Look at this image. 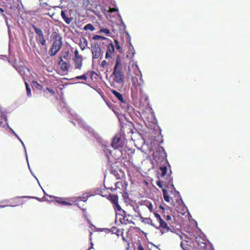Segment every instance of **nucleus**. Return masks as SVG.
<instances>
[{"label":"nucleus","instance_id":"1","mask_svg":"<svg viewBox=\"0 0 250 250\" xmlns=\"http://www.w3.org/2000/svg\"><path fill=\"white\" fill-rule=\"evenodd\" d=\"M112 75H113V83L121 84L122 85L124 84L125 73L123 65L119 58H117L116 60Z\"/></svg>","mask_w":250,"mask_h":250},{"label":"nucleus","instance_id":"2","mask_svg":"<svg viewBox=\"0 0 250 250\" xmlns=\"http://www.w3.org/2000/svg\"><path fill=\"white\" fill-rule=\"evenodd\" d=\"M51 37L54 39V41L49 50L48 53L50 56H54L61 49L62 45V38L56 32H53Z\"/></svg>","mask_w":250,"mask_h":250},{"label":"nucleus","instance_id":"3","mask_svg":"<svg viewBox=\"0 0 250 250\" xmlns=\"http://www.w3.org/2000/svg\"><path fill=\"white\" fill-rule=\"evenodd\" d=\"M116 214V218H118L120 223L123 225L133 224L135 223L133 221V216L128 214L127 212L122 209L121 211Z\"/></svg>","mask_w":250,"mask_h":250},{"label":"nucleus","instance_id":"4","mask_svg":"<svg viewBox=\"0 0 250 250\" xmlns=\"http://www.w3.org/2000/svg\"><path fill=\"white\" fill-rule=\"evenodd\" d=\"M154 215L159 224L158 226H156L155 227L159 229L161 234L168 231H172L171 228L168 226V223L164 221L157 212H154Z\"/></svg>","mask_w":250,"mask_h":250},{"label":"nucleus","instance_id":"5","mask_svg":"<svg viewBox=\"0 0 250 250\" xmlns=\"http://www.w3.org/2000/svg\"><path fill=\"white\" fill-rule=\"evenodd\" d=\"M15 69L21 74L22 76L24 82L28 81L30 79L31 75L30 70L25 66H19L18 65H14Z\"/></svg>","mask_w":250,"mask_h":250},{"label":"nucleus","instance_id":"6","mask_svg":"<svg viewBox=\"0 0 250 250\" xmlns=\"http://www.w3.org/2000/svg\"><path fill=\"white\" fill-rule=\"evenodd\" d=\"M32 28L34 29L36 34L38 35L36 37V41L38 43H41L42 46H45L46 44V40L43 35L42 30L37 27L35 25H32Z\"/></svg>","mask_w":250,"mask_h":250},{"label":"nucleus","instance_id":"7","mask_svg":"<svg viewBox=\"0 0 250 250\" xmlns=\"http://www.w3.org/2000/svg\"><path fill=\"white\" fill-rule=\"evenodd\" d=\"M91 50H92V60L101 58L102 55L101 48L97 43L91 45Z\"/></svg>","mask_w":250,"mask_h":250},{"label":"nucleus","instance_id":"8","mask_svg":"<svg viewBox=\"0 0 250 250\" xmlns=\"http://www.w3.org/2000/svg\"><path fill=\"white\" fill-rule=\"evenodd\" d=\"M124 144V139L122 138L120 135H115L112 139V146L115 149L122 148Z\"/></svg>","mask_w":250,"mask_h":250},{"label":"nucleus","instance_id":"9","mask_svg":"<svg viewBox=\"0 0 250 250\" xmlns=\"http://www.w3.org/2000/svg\"><path fill=\"white\" fill-rule=\"evenodd\" d=\"M110 91L117 99V100L120 102V104H122V106L124 108L128 107V104L126 103L125 100L124 99L123 95L121 93L114 89H111Z\"/></svg>","mask_w":250,"mask_h":250},{"label":"nucleus","instance_id":"10","mask_svg":"<svg viewBox=\"0 0 250 250\" xmlns=\"http://www.w3.org/2000/svg\"><path fill=\"white\" fill-rule=\"evenodd\" d=\"M107 198L110 200L113 204H114V208L118 211H121L122 208L118 204V197L117 195L109 194Z\"/></svg>","mask_w":250,"mask_h":250},{"label":"nucleus","instance_id":"11","mask_svg":"<svg viewBox=\"0 0 250 250\" xmlns=\"http://www.w3.org/2000/svg\"><path fill=\"white\" fill-rule=\"evenodd\" d=\"M108 45L107 46V51L105 53V58L106 59H111L115 52V46L110 40L109 42H107Z\"/></svg>","mask_w":250,"mask_h":250},{"label":"nucleus","instance_id":"12","mask_svg":"<svg viewBox=\"0 0 250 250\" xmlns=\"http://www.w3.org/2000/svg\"><path fill=\"white\" fill-rule=\"evenodd\" d=\"M139 75L138 73H135L134 75L131 76V82L132 86L131 87V90H135L137 89L138 87H140L141 84L138 82V77Z\"/></svg>","mask_w":250,"mask_h":250},{"label":"nucleus","instance_id":"13","mask_svg":"<svg viewBox=\"0 0 250 250\" xmlns=\"http://www.w3.org/2000/svg\"><path fill=\"white\" fill-rule=\"evenodd\" d=\"M159 170H160V171L161 172L160 175V177L161 178L165 179H167L168 181L169 179H171L170 178V175L167 174V169L166 166L160 167V168H159Z\"/></svg>","mask_w":250,"mask_h":250},{"label":"nucleus","instance_id":"14","mask_svg":"<svg viewBox=\"0 0 250 250\" xmlns=\"http://www.w3.org/2000/svg\"><path fill=\"white\" fill-rule=\"evenodd\" d=\"M49 196L51 198H54L55 199V202L56 203H58V204H59L62 206H71V205H72L71 203L66 202V201H63V199L62 198L55 197L54 196Z\"/></svg>","mask_w":250,"mask_h":250},{"label":"nucleus","instance_id":"15","mask_svg":"<svg viewBox=\"0 0 250 250\" xmlns=\"http://www.w3.org/2000/svg\"><path fill=\"white\" fill-rule=\"evenodd\" d=\"M58 64L63 71H66L69 69V64L62 59L59 60Z\"/></svg>","mask_w":250,"mask_h":250},{"label":"nucleus","instance_id":"16","mask_svg":"<svg viewBox=\"0 0 250 250\" xmlns=\"http://www.w3.org/2000/svg\"><path fill=\"white\" fill-rule=\"evenodd\" d=\"M75 69L81 70L83 64V59H73Z\"/></svg>","mask_w":250,"mask_h":250},{"label":"nucleus","instance_id":"17","mask_svg":"<svg viewBox=\"0 0 250 250\" xmlns=\"http://www.w3.org/2000/svg\"><path fill=\"white\" fill-rule=\"evenodd\" d=\"M139 218L142 223L145 224H150L153 227H156L155 224L152 223V221L150 218H144L141 215H139Z\"/></svg>","mask_w":250,"mask_h":250},{"label":"nucleus","instance_id":"18","mask_svg":"<svg viewBox=\"0 0 250 250\" xmlns=\"http://www.w3.org/2000/svg\"><path fill=\"white\" fill-rule=\"evenodd\" d=\"M60 60L63 59L68 61L70 60V52L69 50L67 51H62L61 52V55L60 56Z\"/></svg>","mask_w":250,"mask_h":250},{"label":"nucleus","instance_id":"19","mask_svg":"<svg viewBox=\"0 0 250 250\" xmlns=\"http://www.w3.org/2000/svg\"><path fill=\"white\" fill-rule=\"evenodd\" d=\"M61 15L62 18L67 24H69L73 20L72 17H67L65 12L64 11H62Z\"/></svg>","mask_w":250,"mask_h":250},{"label":"nucleus","instance_id":"20","mask_svg":"<svg viewBox=\"0 0 250 250\" xmlns=\"http://www.w3.org/2000/svg\"><path fill=\"white\" fill-rule=\"evenodd\" d=\"M172 179H169L167 182L164 181H158L156 182V185L162 189L163 188V187L164 185L166 186L167 185H169L171 183Z\"/></svg>","mask_w":250,"mask_h":250},{"label":"nucleus","instance_id":"21","mask_svg":"<svg viewBox=\"0 0 250 250\" xmlns=\"http://www.w3.org/2000/svg\"><path fill=\"white\" fill-rule=\"evenodd\" d=\"M88 45V42L85 39H83V40H80L79 45L82 50L85 49Z\"/></svg>","mask_w":250,"mask_h":250},{"label":"nucleus","instance_id":"22","mask_svg":"<svg viewBox=\"0 0 250 250\" xmlns=\"http://www.w3.org/2000/svg\"><path fill=\"white\" fill-rule=\"evenodd\" d=\"M92 39L95 41H97V40H105L107 42H110V40H109V39L106 38L104 37H103V36H99V35L94 36L92 37Z\"/></svg>","mask_w":250,"mask_h":250},{"label":"nucleus","instance_id":"23","mask_svg":"<svg viewBox=\"0 0 250 250\" xmlns=\"http://www.w3.org/2000/svg\"><path fill=\"white\" fill-rule=\"evenodd\" d=\"M162 192H163V195L164 200L167 202H170V198L168 196V192L166 188H162Z\"/></svg>","mask_w":250,"mask_h":250},{"label":"nucleus","instance_id":"24","mask_svg":"<svg viewBox=\"0 0 250 250\" xmlns=\"http://www.w3.org/2000/svg\"><path fill=\"white\" fill-rule=\"evenodd\" d=\"M110 30L109 29L106 28H100V29L99 31V34H104L106 35H108L110 34Z\"/></svg>","mask_w":250,"mask_h":250},{"label":"nucleus","instance_id":"25","mask_svg":"<svg viewBox=\"0 0 250 250\" xmlns=\"http://www.w3.org/2000/svg\"><path fill=\"white\" fill-rule=\"evenodd\" d=\"M145 205L148 208L150 212L153 211V206L151 203L149 201H145Z\"/></svg>","mask_w":250,"mask_h":250},{"label":"nucleus","instance_id":"26","mask_svg":"<svg viewBox=\"0 0 250 250\" xmlns=\"http://www.w3.org/2000/svg\"><path fill=\"white\" fill-rule=\"evenodd\" d=\"M83 28L85 30H90L91 31H93L95 30L94 26L91 23L87 24L84 26Z\"/></svg>","mask_w":250,"mask_h":250},{"label":"nucleus","instance_id":"27","mask_svg":"<svg viewBox=\"0 0 250 250\" xmlns=\"http://www.w3.org/2000/svg\"><path fill=\"white\" fill-rule=\"evenodd\" d=\"M115 188H110L111 191L113 192V191H115V190L116 189H117V188H120V186H123V182H121V181H118V182H117L115 184Z\"/></svg>","mask_w":250,"mask_h":250},{"label":"nucleus","instance_id":"28","mask_svg":"<svg viewBox=\"0 0 250 250\" xmlns=\"http://www.w3.org/2000/svg\"><path fill=\"white\" fill-rule=\"evenodd\" d=\"M24 84H25V87L26 90V93L28 96H31V89L29 87V85L28 84L27 81L24 82Z\"/></svg>","mask_w":250,"mask_h":250},{"label":"nucleus","instance_id":"29","mask_svg":"<svg viewBox=\"0 0 250 250\" xmlns=\"http://www.w3.org/2000/svg\"><path fill=\"white\" fill-rule=\"evenodd\" d=\"M76 80H83L84 81L87 80V74H84L82 75L78 76L75 77Z\"/></svg>","mask_w":250,"mask_h":250},{"label":"nucleus","instance_id":"30","mask_svg":"<svg viewBox=\"0 0 250 250\" xmlns=\"http://www.w3.org/2000/svg\"><path fill=\"white\" fill-rule=\"evenodd\" d=\"M73 59H83L81 55H79L78 50H75L74 51V57Z\"/></svg>","mask_w":250,"mask_h":250},{"label":"nucleus","instance_id":"31","mask_svg":"<svg viewBox=\"0 0 250 250\" xmlns=\"http://www.w3.org/2000/svg\"><path fill=\"white\" fill-rule=\"evenodd\" d=\"M73 59H83L81 55H79L78 50H75L74 51V57Z\"/></svg>","mask_w":250,"mask_h":250},{"label":"nucleus","instance_id":"32","mask_svg":"<svg viewBox=\"0 0 250 250\" xmlns=\"http://www.w3.org/2000/svg\"><path fill=\"white\" fill-rule=\"evenodd\" d=\"M136 245L137 246V250H144V248L142 245V244L141 243L140 241H138L136 243Z\"/></svg>","mask_w":250,"mask_h":250},{"label":"nucleus","instance_id":"33","mask_svg":"<svg viewBox=\"0 0 250 250\" xmlns=\"http://www.w3.org/2000/svg\"><path fill=\"white\" fill-rule=\"evenodd\" d=\"M21 198H28L35 199L40 202H43L44 201L43 198H40L36 197L23 196V197H21Z\"/></svg>","mask_w":250,"mask_h":250},{"label":"nucleus","instance_id":"34","mask_svg":"<svg viewBox=\"0 0 250 250\" xmlns=\"http://www.w3.org/2000/svg\"><path fill=\"white\" fill-rule=\"evenodd\" d=\"M114 42H115L117 49L119 50V51L121 52L122 50V48L120 46L118 41L117 40H114Z\"/></svg>","mask_w":250,"mask_h":250},{"label":"nucleus","instance_id":"35","mask_svg":"<svg viewBox=\"0 0 250 250\" xmlns=\"http://www.w3.org/2000/svg\"><path fill=\"white\" fill-rule=\"evenodd\" d=\"M165 219L166 220V221L167 222V223L169 224H170V221H171L172 218L170 215H167L165 217Z\"/></svg>","mask_w":250,"mask_h":250},{"label":"nucleus","instance_id":"36","mask_svg":"<svg viewBox=\"0 0 250 250\" xmlns=\"http://www.w3.org/2000/svg\"><path fill=\"white\" fill-rule=\"evenodd\" d=\"M104 152L107 156L112 154V151L107 148L104 149Z\"/></svg>","mask_w":250,"mask_h":250},{"label":"nucleus","instance_id":"37","mask_svg":"<svg viewBox=\"0 0 250 250\" xmlns=\"http://www.w3.org/2000/svg\"><path fill=\"white\" fill-rule=\"evenodd\" d=\"M111 229L115 230V233H116L117 235H119V233H120V231L118 229H117L116 227H112Z\"/></svg>","mask_w":250,"mask_h":250},{"label":"nucleus","instance_id":"38","mask_svg":"<svg viewBox=\"0 0 250 250\" xmlns=\"http://www.w3.org/2000/svg\"><path fill=\"white\" fill-rule=\"evenodd\" d=\"M46 89L47 91H48L52 95H54L55 94V91L53 90H52V89H50L49 88L47 87L46 88Z\"/></svg>","mask_w":250,"mask_h":250},{"label":"nucleus","instance_id":"39","mask_svg":"<svg viewBox=\"0 0 250 250\" xmlns=\"http://www.w3.org/2000/svg\"><path fill=\"white\" fill-rule=\"evenodd\" d=\"M78 198L79 200L83 201L84 202L86 201L87 200V198L85 197H79Z\"/></svg>","mask_w":250,"mask_h":250},{"label":"nucleus","instance_id":"40","mask_svg":"<svg viewBox=\"0 0 250 250\" xmlns=\"http://www.w3.org/2000/svg\"><path fill=\"white\" fill-rule=\"evenodd\" d=\"M89 73L90 74V76H91V78H92V76L94 74H96V73L95 72H94V71H91L90 72H87V73H86L87 75Z\"/></svg>","mask_w":250,"mask_h":250},{"label":"nucleus","instance_id":"41","mask_svg":"<svg viewBox=\"0 0 250 250\" xmlns=\"http://www.w3.org/2000/svg\"><path fill=\"white\" fill-rule=\"evenodd\" d=\"M117 9H116V8H115V7L110 8L109 9V12L111 13H114V12L117 11Z\"/></svg>","mask_w":250,"mask_h":250},{"label":"nucleus","instance_id":"42","mask_svg":"<svg viewBox=\"0 0 250 250\" xmlns=\"http://www.w3.org/2000/svg\"><path fill=\"white\" fill-rule=\"evenodd\" d=\"M106 63V61L104 60V61H102L101 64V66L104 67Z\"/></svg>","mask_w":250,"mask_h":250},{"label":"nucleus","instance_id":"43","mask_svg":"<svg viewBox=\"0 0 250 250\" xmlns=\"http://www.w3.org/2000/svg\"><path fill=\"white\" fill-rule=\"evenodd\" d=\"M4 125L2 121L0 120V127H4Z\"/></svg>","mask_w":250,"mask_h":250},{"label":"nucleus","instance_id":"44","mask_svg":"<svg viewBox=\"0 0 250 250\" xmlns=\"http://www.w3.org/2000/svg\"><path fill=\"white\" fill-rule=\"evenodd\" d=\"M0 12L1 13V14H2V15L3 16H4L5 15H4L3 14V12H4V10L2 9L1 8H0Z\"/></svg>","mask_w":250,"mask_h":250},{"label":"nucleus","instance_id":"45","mask_svg":"<svg viewBox=\"0 0 250 250\" xmlns=\"http://www.w3.org/2000/svg\"><path fill=\"white\" fill-rule=\"evenodd\" d=\"M12 131V132H13V133L16 136V137H18V135L16 134V133L12 129H10Z\"/></svg>","mask_w":250,"mask_h":250},{"label":"nucleus","instance_id":"46","mask_svg":"<svg viewBox=\"0 0 250 250\" xmlns=\"http://www.w3.org/2000/svg\"><path fill=\"white\" fill-rule=\"evenodd\" d=\"M159 208L162 209H163V210L164 209V208L162 206H161V205L159 206Z\"/></svg>","mask_w":250,"mask_h":250},{"label":"nucleus","instance_id":"47","mask_svg":"<svg viewBox=\"0 0 250 250\" xmlns=\"http://www.w3.org/2000/svg\"><path fill=\"white\" fill-rule=\"evenodd\" d=\"M92 246H93V244L91 242V248H90L88 250H89L90 249H92Z\"/></svg>","mask_w":250,"mask_h":250},{"label":"nucleus","instance_id":"48","mask_svg":"<svg viewBox=\"0 0 250 250\" xmlns=\"http://www.w3.org/2000/svg\"><path fill=\"white\" fill-rule=\"evenodd\" d=\"M128 151H130V152H131L130 153H131V154H133V151H132L131 149H130H130H128Z\"/></svg>","mask_w":250,"mask_h":250},{"label":"nucleus","instance_id":"49","mask_svg":"<svg viewBox=\"0 0 250 250\" xmlns=\"http://www.w3.org/2000/svg\"><path fill=\"white\" fill-rule=\"evenodd\" d=\"M6 206H7V205L2 206V207H6Z\"/></svg>","mask_w":250,"mask_h":250},{"label":"nucleus","instance_id":"50","mask_svg":"<svg viewBox=\"0 0 250 250\" xmlns=\"http://www.w3.org/2000/svg\"><path fill=\"white\" fill-rule=\"evenodd\" d=\"M112 230V231H113V232H114V233H115V230L113 229V230Z\"/></svg>","mask_w":250,"mask_h":250},{"label":"nucleus","instance_id":"51","mask_svg":"<svg viewBox=\"0 0 250 250\" xmlns=\"http://www.w3.org/2000/svg\"><path fill=\"white\" fill-rule=\"evenodd\" d=\"M4 119H5V120L6 121L7 119H6V118H5V117L4 118Z\"/></svg>","mask_w":250,"mask_h":250},{"label":"nucleus","instance_id":"52","mask_svg":"<svg viewBox=\"0 0 250 250\" xmlns=\"http://www.w3.org/2000/svg\"><path fill=\"white\" fill-rule=\"evenodd\" d=\"M130 68L129 67V68H128V71H130Z\"/></svg>","mask_w":250,"mask_h":250},{"label":"nucleus","instance_id":"53","mask_svg":"<svg viewBox=\"0 0 250 250\" xmlns=\"http://www.w3.org/2000/svg\"><path fill=\"white\" fill-rule=\"evenodd\" d=\"M112 86H114V83L111 85Z\"/></svg>","mask_w":250,"mask_h":250}]
</instances>
